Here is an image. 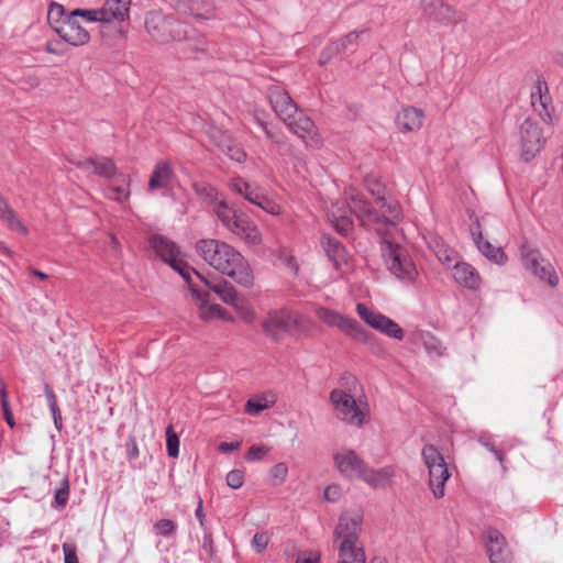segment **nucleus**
Instances as JSON below:
<instances>
[{
    "label": "nucleus",
    "instance_id": "f257e3e1",
    "mask_svg": "<svg viewBox=\"0 0 563 563\" xmlns=\"http://www.w3.org/2000/svg\"><path fill=\"white\" fill-rule=\"evenodd\" d=\"M347 198L353 203V209L362 224L373 227L378 234L383 236L382 255L387 269L398 279L404 282H413L418 276V271L409 256L407 250L401 245L404 240L402 232L398 229L399 235L380 221V219L367 208L357 192L353 189L347 191Z\"/></svg>",
    "mask_w": 563,
    "mask_h": 563
},
{
    "label": "nucleus",
    "instance_id": "f03ea898",
    "mask_svg": "<svg viewBox=\"0 0 563 563\" xmlns=\"http://www.w3.org/2000/svg\"><path fill=\"white\" fill-rule=\"evenodd\" d=\"M197 254L214 271L230 277L242 287L254 285L249 261L231 244L217 239H202L196 243Z\"/></svg>",
    "mask_w": 563,
    "mask_h": 563
},
{
    "label": "nucleus",
    "instance_id": "7ed1b4c3",
    "mask_svg": "<svg viewBox=\"0 0 563 563\" xmlns=\"http://www.w3.org/2000/svg\"><path fill=\"white\" fill-rule=\"evenodd\" d=\"M332 462L339 475L347 481H362L371 487L389 485L395 477L394 466L371 467L354 450L341 448L332 453Z\"/></svg>",
    "mask_w": 563,
    "mask_h": 563
},
{
    "label": "nucleus",
    "instance_id": "20e7f679",
    "mask_svg": "<svg viewBox=\"0 0 563 563\" xmlns=\"http://www.w3.org/2000/svg\"><path fill=\"white\" fill-rule=\"evenodd\" d=\"M365 187L369 195L374 197L375 205L378 211H376L371 206V203L364 199V197L358 192L357 189L349 187L344 192V197L350 207L351 212H353L357 217L356 212L353 209L352 201L347 198V191L353 189L357 192L360 198L367 203V208L372 210V212H374L383 223L390 225V229H393L399 235L400 233L398 232V223L402 219V209L399 202L391 198L386 186L382 183L378 176L368 175L365 178Z\"/></svg>",
    "mask_w": 563,
    "mask_h": 563
},
{
    "label": "nucleus",
    "instance_id": "39448f33",
    "mask_svg": "<svg viewBox=\"0 0 563 563\" xmlns=\"http://www.w3.org/2000/svg\"><path fill=\"white\" fill-rule=\"evenodd\" d=\"M329 399L333 413L340 421L357 428L369 422L371 408L364 395L355 396L350 390L335 388L330 393Z\"/></svg>",
    "mask_w": 563,
    "mask_h": 563
},
{
    "label": "nucleus",
    "instance_id": "423d86ee",
    "mask_svg": "<svg viewBox=\"0 0 563 563\" xmlns=\"http://www.w3.org/2000/svg\"><path fill=\"white\" fill-rule=\"evenodd\" d=\"M213 212L222 225L233 235L250 245L262 242V233L247 214L230 206L225 199L217 201Z\"/></svg>",
    "mask_w": 563,
    "mask_h": 563
},
{
    "label": "nucleus",
    "instance_id": "0eeeda50",
    "mask_svg": "<svg viewBox=\"0 0 563 563\" xmlns=\"http://www.w3.org/2000/svg\"><path fill=\"white\" fill-rule=\"evenodd\" d=\"M421 460L428 470V486L435 499L445 495V484L451 474L444 456L433 444H426L421 449Z\"/></svg>",
    "mask_w": 563,
    "mask_h": 563
},
{
    "label": "nucleus",
    "instance_id": "6e6552de",
    "mask_svg": "<svg viewBox=\"0 0 563 563\" xmlns=\"http://www.w3.org/2000/svg\"><path fill=\"white\" fill-rule=\"evenodd\" d=\"M150 244L155 254L178 272L187 283L191 282L192 275H198L197 271L188 266L183 252L172 240L155 234L150 238Z\"/></svg>",
    "mask_w": 563,
    "mask_h": 563
},
{
    "label": "nucleus",
    "instance_id": "1a4fd4ad",
    "mask_svg": "<svg viewBox=\"0 0 563 563\" xmlns=\"http://www.w3.org/2000/svg\"><path fill=\"white\" fill-rule=\"evenodd\" d=\"M314 313L323 323L339 329L351 340L366 344L372 338V334L357 320L349 316L321 306L314 309Z\"/></svg>",
    "mask_w": 563,
    "mask_h": 563
},
{
    "label": "nucleus",
    "instance_id": "9d476101",
    "mask_svg": "<svg viewBox=\"0 0 563 563\" xmlns=\"http://www.w3.org/2000/svg\"><path fill=\"white\" fill-rule=\"evenodd\" d=\"M133 0H104L101 7L88 9L84 14L90 23L119 24L130 20Z\"/></svg>",
    "mask_w": 563,
    "mask_h": 563
},
{
    "label": "nucleus",
    "instance_id": "9b49d317",
    "mask_svg": "<svg viewBox=\"0 0 563 563\" xmlns=\"http://www.w3.org/2000/svg\"><path fill=\"white\" fill-rule=\"evenodd\" d=\"M363 515L357 511H347L340 516L333 531L336 547L363 545L360 541L362 533Z\"/></svg>",
    "mask_w": 563,
    "mask_h": 563
},
{
    "label": "nucleus",
    "instance_id": "f8f14e48",
    "mask_svg": "<svg viewBox=\"0 0 563 563\" xmlns=\"http://www.w3.org/2000/svg\"><path fill=\"white\" fill-rule=\"evenodd\" d=\"M355 310L358 317L372 329L398 341L404 339L402 328L389 317L371 309L363 302H358Z\"/></svg>",
    "mask_w": 563,
    "mask_h": 563
},
{
    "label": "nucleus",
    "instance_id": "ddd939ff",
    "mask_svg": "<svg viewBox=\"0 0 563 563\" xmlns=\"http://www.w3.org/2000/svg\"><path fill=\"white\" fill-rule=\"evenodd\" d=\"M88 9H76L71 11L57 29V34L68 44L73 46H84L90 41L89 31L81 24V20L88 22V18L84 14Z\"/></svg>",
    "mask_w": 563,
    "mask_h": 563
},
{
    "label": "nucleus",
    "instance_id": "4468645a",
    "mask_svg": "<svg viewBox=\"0 0 563 563\" xmlns=\"http://www.w3.org/2000/svg\"><path fill=\"white\" fill-rule=\"evenodd\" d=\"M520 157L530 162L542 151L545 145V137L542 130L531 119H527L519 131Z\"/></svg>",
    "mask_w": 563,
    "mask_h": 563
},
{
    "label": "nucleus",
    "instance_id": "2eb2a0df",
    "mask_svg": "<svg viewBox=\"0 0 563 563\" xmlns=\"http://www.w3.org/2000/svg\"><path fill=\"white\" fill-rule=\"evenodd\" d=\"M145 27L155 41L168 42L179 35L181 24L167 20L162 13L153 11L146 15Z\"/></svg>",
    "mask_w": 563,
    "mask_h": 563
},
{
    "label": "nucleus",
    "instance_id": "dca6fc26",
    "mask_svg": "<svg viewBox=\"0 0 563 563\" xmlns=\"http://www.w3.org/2000/svg\"><path fill=\"white\" fill-rule=\"evenodd\" d=\"M191 297L198 309V316L203 321L224 320L232 322V316L225 311L220 305L210 301L209 292H202L198 290L194 285L192 280L188 283Z\"/></svg>",
    "mask_w": 563,
    "mask_h": 563
},
{
    "label": "nucleus",
    "instance_id": "f3484780",
    "mask_svg": "<svg viewBox=\"0 0 563 563\" xmlns=\"http://www.w3.org/2000/svg\"><path fill=\"white\" fill-rule=\"evenodd\" d=\"M531 106L534 112L547 123H553V104L549 93L548 85L544 80L538 79L532 88Z\"/></svg>",
    "mask_w": 563,
    "mask_h": 563
},
{
    "label": "nucleus",
    "instance_id": "a211bd4d",
    "mask_svg": "<svg viewBox=\"0 0 563 563\" xmlns=\"http://www.w3.org/2000/svg\"><path fill=\"white\" fill-rule=\"evenodd\" d=\"M522 263L527 269L540 279L547 280L550 286L555 287L559 284V276L555 269L548 261L541 257L539 252L527 251L522 254Z\"/></svg>",
    "mask_w": 563,
    "mask_h": 563
},
{
    "label": "nucleus",
    "instance_id": "6ab92c4d",
    "mask_svg": "<svg viewBox=\"0 0 563 563\" xmlns=\"http://www.w3.org/2000/svg\"><path fill=\"white\" fill-rule=\"evenodd\" d=\"M522 263L527 269L540 279L547 280L550 286L555 287L559 284V276L555 269L548 261L541 257L539 252L527 251L522 254Z\"/></svg>",
    "mask_w": 563,
    "mask_h": 563
},
{
    "label": "nucleus",
    "instance_id": "aec40b11",
    "mask_svg": "<svg viewBox=\"0 0 563 563\" xmlns=\"http://www.w3.org/2000/svg\"><path fill=\"white\" fill-rule=\"evenodd\" d=\"M285 123L307 146L319 148L322 145V137L317 126L309 118L300 114L298 118L294 117Z\"/></svg>",
    "mask_w": 563,
    "mask_h": 563
},
{
    "label": "nucleus",
    "instance_id": "412c9836",
    "mask_svg": "<svg viewBox=\"0 0 563 563\" xmlns=\"http://www.w3.org/2000/svg\"><path fill=\"white\" fill-rule=\"evenodd\" d=\"M424 120L426 113L422 109L407 106L396 113L395 124L402 134L415 133L423 126Z\"/></svg>",
    "mask_w": 563,
    "mask_h": 563
},
{
    "label": "nucleus",
    "instance_id": "4be33fe9",
    "mask_svg": "<svg viewBox=\"0 0 563 563\" xmlns=\"http://www.w3.org/2000/svg\"><path fill=\"white\" fill-rule=\"evenodd\" d=\"M452 279L459 286L468 290H479L483 284V279L478 271L467 262L460 260L451 268Z\"/></svg>",
    "mask_w": 563,
    "mask_h": 563
},
{
    "label": "nucleus",
    "instance_id": "5701e85b",
    "mask_svg": "<svg viewBox=\"0 0 563 563\" xmlns=\"http://www.w3.org/2000/svg\"><path fill=\"white\" fill-rule=\"evenodd\" d=\"M268 100L276 114L284 121L292 119L297 114V106L288 92L279 86L268 89Z\"/></svg>",
    "mask_w": 563,
    "mask_h": 563
},
{
    "label": "nucleus",
    "instance_id": "b1692460",
    "mask_svg": "<svg viewBox=\"0 0 563 563\" xmlns=\"http://www.w3.org/2000/svg\"><path fill=\"white\" fill-rule=\"evenodd\" d=\"M263 329L274 340H279L283 334L289 333V310L269 311L263 321Z\"/></svg>",
    "mask_w": 563,
    "mask_h": 563
},
{
    "label": "nucleus",
    "instance_id": "393cba45",
    "mask_svg": "<svg viewBox=\"0 0 563 563\" xmlns=\"http://www.w3.org/2000/svg\"><path fill=\"white\" fill-rule=\"evenodd\" d=\"M321 245L329 258L333 262L335 268L342 274H346L350 269V263L345 247L340 242L325 234L321 236Z\"/></svg>",
    "mask_w": 563,
    "mask_h": 563
},
{
    "label": "nucleus",
    "instance_id": "a878e982",
    "mask_svg": "<svg viewBox=\"0 0 563 563\" xmlns=\"http://www.w3.org/2000/svg\"><path fill=\"white\" fill-rule=\"evenodd\" d=\"M76 166L89 175H98L104 178H111L117 174V166L110 158L92 159L87 158L76 163Z\"/></svg>",
    "mask_w": 563,
    "mask_h": 563
},
{
    "label": "nucleus",
    "instance_id": "bb28decb",
    "mask_svg": "<svg viewBox=\"0 0 563 563\" xmlns=\"http://www.w3.org/2000/svg\"><path fill=\"white\" fill-rule=\"evenodd\" d=\"M174 170L169 162L159 161L155 164L148 179L147 191L153 192L158 189H165L172 183Z\"/></svg>",
    "mask_w": 563,
    "mask_h": 563
},
{
    "label": "nucleus",
    "instance_id": "cd10ccee",
    "mask_svg": "<svg viewBox=\"0 0 563 563\" xmlns=\"http://www.w3.org/2000/svg\"><path fill=\"white\" fill-rule=\"evenodd\" d=\"M487 552L490 563H507L509 552L505 537L497 530H492L487 534Z\"/></svg>",
    "mask_w": 563,
    "mask_h": 563
},
{
    "label": "nucleus",
    "instance_id": "c85d7f7f",
    "mask_svg": "<svg viewBox=\"0 0 563 563\" xmlns=\"http://www.w3.org/2000/svg\"><path fill=\"white\" fill-rule=\"evenodd\" d=\"M428 245L437 260L446 267L452 268L453 265L461 260L460 254L438 236H432L428 241Z\"/></svg>",
    "mask_w": 563,
    "mask_h": 563
},
{
    "label": "nucleus",
    "instance_id": "c756f323",
    "mask_svg": "<svg viewBox=\"0 0 563 563\" xmlns=\"http://www.w3.org/2000/svg\"><path fill=\"white\" fill-rule=\"evenodd\" d=\"M473 240L478 251L489 261L503 265L507 262V256L501 247L492 245L488 241L483 240V234L477 225V230L472 231Z\"/></svg>",
    "mask_w": 563,
    "mask_h": 563
},
{
    "label": "nucleus",
    "instance_id": "7c9ffc66",
    "mask_svg": "<svg viewBox=\"0 0 563 563\" xmlns=\"http://www.w3.org/2000/svg\"><path fill=\"white\" fill-rule=\"evenodd\" d=\"M196 276L214 294H217L223 302L233 306L235 301L240 298L236 289L227 280H222L218 284H211L210 280L207 279L201 274L198 273V275Z\"/></svg>",
    "mask_w": 563,
    "mask_h": 563
},
{
    "label": "nucleus",
    "instance_id": "2f4dec72",
    "mask_svg": "<svg viewBox=\"0 0 563 563\" xmlns=\"http://www.w3.org/2000/svg\"><path fill=\"white\" fill-rule=\"evenodd\" d=\"M229 188L236 195L242 196L249 202L253 203L258 199L262 189L258 186L252 185L244 180L242 177H234L229 181Z\"/></svg>",
    "mask_w": 563,
    "mask_h": 563
},
{
    "label": "nucleus",
    "instance_id": "473e14b6",
    "mask_svg": "<svg viewBox=\"0 0 563 563\" xmlns=\"http://www.w3.org/2000/svg\"><path fill=\"white\" fill-rule=\"evenodd\" d=\"M360 38L358 32H351L345 35L342 40L335 42L329 46L320 56V63L325 64L331 58L332 54L343 53L350 47H355Z\"/></svg>",
    "mask_w": 563,
    "mask_h": 563
},
{
    "label": "nucleus",
    "instance_id": "72a5a7b5",
    "mask_svg": "<svg viewBox=\"0 0 563 563\" xmlns=\"http://www.w3.org/2000/svg\"><path fill=\"white\" fill-rule=\"evenodd\" d=\"M0 218L7 222L8 227L21 235H27L29 230L25 224L19 219L12 208L0 195Z\"/></svg>",
    "mask_w": 563,
    "mask_h": 563
},
{
    "label": "nucleus",
    "instance_id": "f704fd0d",
    "mask_svg": "<svg viewBox=\"0 0 563 563\" xmlns=\"http://www.w3.org/2000/svg\"><path fill=\"white\" fill-rule=\"evenodd\" d=\"M338 563H366L363 545L336 547Z\"/></svg>",
    "mask_w": 563,
    "mask_h": 563
},
{
    "label": "nucleus",
    "instance_id": "c9c22d12",
    "mask_svg": "<svg viewBox=\"0 0 563 563\" xmlns=\"http://www.w3.org/2000/svg\"><path fill=\"white\" fill-rule=\"evenodd\" d=\"M330 220L334 227V229L343 234L346 235L349 232H351L353 228V222L350 217L345 214V212L338 206H332L329 211Z\"/></svg>",
    "mask_w": 563,
    "mask_h": 563
},
{
    "label": "nucleus",
    "instance_id": "e433bc0d",
    "mask_svg": "<svg viewBox=\"0 0 563 563\" xmlns=\"http://www.w3.org/2000/svg\"><path fill=\"white\" fill-rule=\"evenodd\" d=\"M312 327L313 322L309 317L289 310V333L303 334L309 332Z\"/></svg>",
    "mask_w": 563,
    "mask_h": 563
},
{
    "label": "nucleus",
    "instance_id": "4c0bfd02",
    "mask_svg": "<svg viewBox=\"0 0 563 563\" xmlns=\"http://www.w3.org/2000/svg\"><path fill=\"white\" fill-rule=\"evenodd\" d=\"M254 205L272 216H279L284 211L282 203L273 198L267 197L263 190L258 195V199L254 202Z\"/></svg>",
    "mask_w": 563,
    "mask_h": 563
},
{
    "label": "nucleus",
    "instance_id": "58836bf2",
    "mask_svg": "<svg viewBox=\"0 0 563 563\" xmlns=\"http://www.w3.org/2000/svg\"><path fill=\"white\" fill-rule=\"evenodd\" d=\"M220 150L228 155L232 161L243 163L246 159V153L238 144L231 140H225L219 144Z\"/></svg>",
    "mask_w": 563,
    "mask_h": 563
},
{
    "label": "nucleus",
    "instance_id": "ea45409f",
    "mask_svg": "<svg viewBox=\"0 0 563 563\" xmlns=\"http://www.w3.org/2000/svg\"><path fill=\"white\" fill-rule=\"evenodd\" d=\"M240 318L246 323H253L256 319V313L253 306L244 298H239L232 306Z\"/></svg>",
    "mask_w": 563,
    "mask_h": 563
},
{
    "label": "nucleus",
    "instance_id": "a19ab883",
    "mask_svg": "<svg viewBox=\"0 0 563 563\" xmlns=\"http://www.w3.org/2000/svg\"><path fill=\"white\" fill-rule=\"evenodd\" d=\"M64 15H65V9L62 4L58 3H51L47 12V20L49 25L54 29L55 32H57V29L63 25L64 22Z\"/></svg>",
    "mask_w": 563,
    "mask_h": 563
},
{
    "label": "nucleus",
    "instance_id": "79ce46f5",
    "mask_svg": "<svg viewBox=\"0 0 563 563\" xmlns=\"http://www.w3.org/2000/svg\"><path fill=\"white\" fill-rule=\"evenodd\" d=\"M288 472V465L285 462H279L269 468L268 474L273 484L280 485L286 482Z\"/></svg>",
    "mask_w": 563,
    "mask_h": 563
},
{
    "label": "nucleus",
    "instance_id": "37998d69",
    "mask_svg": "<svg viewBox=\"0 0 563 563\" xmlns=\"http://www.w3.org/2000/svg\"><path fill=\"white\" fill-rule=\"evenodd\" d=\"M166 446L168 455L176 459L179 454V439L174 431L173 426H169L166 429Z\"/></svg>",
    "mask_w": 563,
    "mask_h": 563
},
{
    "label": "nucleus",
    "instance_id": "c03bdc74",
    "mask_svg": "<svg viewBox=\"0 0 563 563\" xmlns=\"http://www.w3.org/2000/svg\"><path fill=\"white\" fill-rule=\"evenodd\" d=\"M19 85L24 90H33L40 87L41 77L36 71L29 70L25 71L22 77L19 79Z\"/></svg>",
    "mask_w": 563,
    "mask_h": 563
},
{
    "label": "nucleus",
    "instance_id": "a18cd8bd",
    "mask_svg": "<svg viewBox=\"0 0 563 563\" xmlns=\"http://www.w3.org/2000/svg\"><path fill=\"white\" fill-rule=\"evenodd\" d=\"M438 16L444 24H455L460 20L459 13L453 8L445 4H440Z\"/></svg>",
    "mask_w": 563,
    "mask_h": 563
},
{
    "label": "nucleus",
    "instance_id": "49530a36",
    "mask_svg": "<svg viewBox=\"0 0 563 563\" xmlns=\"http://www.w3.org/2000/svg\"><path fill=\"white\" fill-rule=\"evenodd\" d=\"M271 452V448L267 445H252L245 454V460L247 462H256L262 461L268 453Z\"/></svg>",
    "mask_w": 563,
    "mask_h": 563
},
{
    "label": "nucleus",
    "instance_id": "de8ad7c7",
    "mask_svg": "<svg viewBox=\"0 0 563 563\" xmlns=\"http://www.w3.org/2000/svg\"><path fill=\"white\" fill-rule=\"evenodd\" d=\"M424 349L430 357H440L443 355V346L441 342L429 335L424 339Z\"/></svg>",
    "mask_w": 563,
    "mask_h": 563
},
{
    "label": "nucleus",
    "instance_id": "09e8293b",
    "mask_svg": "<svg viewBox=\"0 0 563 563\" xmlns=\"http://www.w3.org/2000/svg\"><path fill=\"white\" fill-rule=\"evenodd\" d=\"M195 190L199 196L207 197L211 200L212 208L217 201L222 200L216 188L209 185H195Z\"/></svg>",
    "mask_w": 563,
    "mask_h": 563
},
{
    "label": "nucleus",
    "instance_id": "8fccbe9b",
    "mask_svg": "<svg viewBox=\"0 0 563 563\" xmlns=\"http://www.w3.org/2000/svg\"><path fill=\"white\" fill-rule=\"evenodd\" d=\"M268 407L269 404L265 398L250 399L245 404V411L251 416H256Z\"/></svg>",
    "mask_w": 563,
    "mask_h": 563
},
{
    "label": "nucleus",
    "instance_id": "3c124183",
    "mask_svg": "<svg viewBox=\"0 0 563 563\" xmlns=\"http://www.w3.org/2000/svg\"><path fill=\"white\" fill-rule=\"evenodd\" d=\"M155 531L163 537L172 536L176 530V523L169 519H161L154 525Z\"/></svg>",
    "mask_w": 563,
    "mask_h": 563
},
{
    "label": "nucleus",
    "instance_id": "603ef678",
    "mask_svg": "<svg viewBox=\"0 0 563 563\" xmlns=\"http://www.w3.org/2000/svg\"><path fill=\"white\" fill-rule=\"evenodd\" d=\"M244 473L240 470H233L227 474V484L232 489H239L243 486Z\"/></svg>",
    "mask_w": 563,
    "mask_h": 563
},
{
    "label": "nucleus",
    "instance_id": "864d4df0",
    "mask_svg": "<svg viewBox=\"0 0 563 563\" xmlns=\"http://www.w3.org/2000/svg\"><path fill=\"white\" fill-rule=\"evenodd\" d=\"M269 537L266 532H257L254 534L252 540V548L257 552L262 553L268 545Z\"/></svg>",
    "mask_w": 563,
    "mask_h": 563
},
{
    "label": "nucleus",
    "instance_id": "5fc2aeb1",
    "mask_svg": "<svg viewBox=\"0 0 563 563\" xmlns=\"http://www.w3.org/2000/svg\"><path fill=\"white\" fill-rule=\"evenodd\" d=\"M342 487L338 484L329 485L324 489V498L328 501L335 503L341 498Z\"/></svg>",
    "mask_w": 563,
    "mask_h": 563
},
{
    "label": "nucleus",
    "instance_id": "6e6d98bb",
    "mask_svg": "<svg viewBox=\"0 0 563 563\" xmlns=\"http://www.w3.org/2000/svg\"><path fill=\"white\" fill-rule=\"evenodd\" d=\"M68 495H69V485H68V481L65 479L63 487L59 488L55 493V501H56L57 506L64 507L67 504Z\"/></svg>",
    "mask_w": 563,
    "mask_h": 563
},
{
    "label": "nucleus",
    "instance_id": "4d7b16f0",
    "mask_svg": "<svg viewBox=\"0 0 563 563\" xmlns=\"http://www.w3.org/2000/svg\"><path fill=\"white\" fill-rule=\"evenodd\" d=\"M63 551L65 555V563H79L76 547L71 543H64Z\"/></svg>",
    "mask_w": 563,
    "mask_h": 563
},
{
    "label": "nucleus",
    "instance_id": "13d9d810",
    "mask_svg": "<svg viewBox=\"0 0 563 563\" xmlns=\"http://www.w3.org/2000/svg\"><path fill=\"white\" fill-rule=\"evenodd\" d=\"M111 199L123 202L126 201L130 197V190L125 187H114L111 189V194L109 195Z\"/></svg>",
    "mask_w": 563,
    "mask_h": 563
},
{
    "label": "nucleus",
    "instance_id": "bf43d9fd",
    "mask_svg": "<svg viewBox=\"0 0 563 563\" xmlns=\"http://www.w3.org/2000/svg\"><path fill=\"white\" fill-rule=\"evenodd\" d=\"M44 389H45V396H46V399H47V402L49 406V410L56 411V407H58V405H57V399H56L55 393L53 391V389L49 387L48 384L45 385Z\"/></svg>",
    "mask_w": 563,
    "mask_h": 563
},
{
    "label": "nucleus",
    "instance_id": "052dcab7",
    "mask_svg": "<svg viewBox=\"0 0 563 563\" xmlns=\"http://www.w3.org/2000/svg\"><path fill=\"white\" fill-rule=\"evenodd\" d=\"M242 445V441L236 442H222L219 444L218 450L223 453H229L239 450Z\"/></svg>",
    "mask_w": 563,
    "mask_h": 563
},
{
    "label": "nucleus",
    "instance_id": "680f3d73",
    "mask_svg": "<svg viewBox=\"0 0 563 563\" xmlns=\"http://www.w3.org/2000/svg\"><path fill=\"white\" fill-rule=\"evenodd\" d=\"M296 563H320V554L318 553H308L300 555Z\"/></svg>",
    "mask_w": 563,
    "mask_h": 563
},
{
    "label": "nucleus",
    "instance_id": "e2e57ef3",
    "mask_svg": "<svg viewBox=\"0 0 563 563\" xmlns=\"http://www.w3.org/2000/svg\"><path fill=\"white\" fill-rule=\"evenodd\" d=\"M202 499L199 497L198 498V506H197V509L195 511V515H196V518L198 519L199 521V525L201 528L205 527V512H203V506H202Z\"/></svg>",
    "mask_w": 563,
    "mask_h": 563
},
{
    "label": "nucleus",
    "instance_id": "0e129e2a",
    "mask_svg": "<svg viewBox=\"0 0 563 563\" xmlns=\"http://www.w3.org/2000/svg\"><path fill=\"white\" fill-rule=\"evenodd\" d=\"M1 407H2L3 416H4V419H5L7 423L11 428L14 427V418H13V413L11 411L10 405L9 404H4V406H1Z\"/></svg>",
    "mask_w": 563,
    "mask_h": 563
},
{
    "label": "nucleus",
    "instance_id": "69168bd1",
    "mask_svg": "<svg viewBox=\"0 0 563 563\" xmlns=\"http://www.w3.org/2000/svg\"><path fill=\"white\" fill-rule=\"evenodd\" d=\"M139 456L137 443L134 439L131 440V449L128 452L129 460H135Z\"/></svg>",
    "mask_w": 563,
    "mask_h": 563
},
{
    "label": "nucleus",
    "instance_id": "338daca9",
    "mask_svg": "<svg viewBox=\"0 0 563 563\" xmlns=\"http://www.w3.org/2000/svg\"><path fill=\"white\" fill-rule=\"evenodd\" d=\"M51 412H52V416L54 419L55 427L59 430L62 428V415H60L59 408L56 407V411H51Z\"/></svg>",
    "mask_w": 563,
    "mask_h": 563
},
{
    "label": "nucleus",
    "instance_id": "774afa93",
    "mask_svg": "<svg viewBox=\"0 0 563 563\" xmlns=\"http://www.w3.org/2000/svg\"><path fill=\"white\" fill-rule=\"evenodd\" d=\"M0 398H1V406H4V404H9L8 393H7L5 386L3 384H1V387H0Z\"/></svg>",
    "mask_w": 563,
    "mask_h": 563
}]
</instances>
